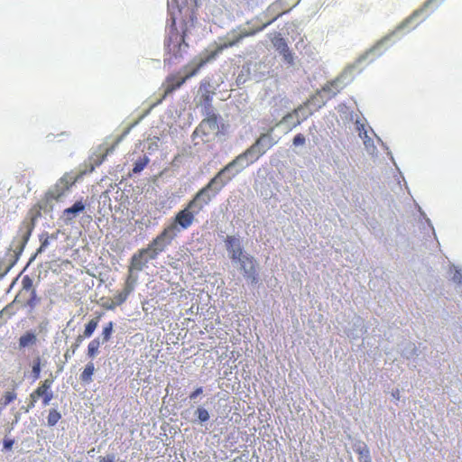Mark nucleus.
Returning <instances> with one entry per match:
<instances>
[{
    "label": "nucleus",
    "instance_id": "72a5a7b5",
    "mask_svg": "<svg viewBox=\"0 0 462 462\" xmlns=\"http://www.w3.org/2000/svg\"><path fill=\"white\" fill-rule=\"evenodd\" d=\"M14 440L13 439L5 438L3 441L4 449L9 450L13 448Z\"/></svg>",
    "mask_w": 462,
    "mask_h": 462
},
{
    "label": "nucleus",
    "instance_id": "e433bc0d",
    "mask_svg": "<svg viewBox=\"0 0 462 462\" xmlns=\"http://www.w3.org/2000/svg\"><path fill=\"white\" fill-rule=\"evenodd\" d=\"M203 392L202 390V387H199L197 388L194 392H192L190 394H189V399L190 400H194L196 399L199 394H201Z\"/></svg>",
    "mask_w": 462,
    "mask_h": 462
},
{
    "label": "nucleus",
    "instance_id": "f03ea898",
    "mask_svg": "<svg viewBox=\"0 0 462 462\" xmlns=\"http://www.w3.org/2000/svg\"><path fill=\"white\" fill-rule=\"evenodd\" d=\"M154 253L148 248H143L135 253L131 258V263L128 269V276L124 289L114 297L113 302L116 304L123 303L128 295L134 290L139 279L138 273L147 268L150 261L155 259Z\"/></svg>",
    "mask_w": 462,
    "mask_h": 462
},
{
    "label": "nucleus",
    "instance_id": "ddd939ff",
    "mask_svg": "<svg viewBox=\"0 0 462 462\" xmlns=\"http://www.w3.org/2000/svg\"><path fill=\"white\" fill-rule=\"evenodd\" d=\"M53 383L52 379H45L43 382H42V393H37L38 395H42V404L44 406H47L50 404L51 401L53 398V393L51 390V384Z\"/></svg>",
    "mask_w": 462,
    "mask_h": 462
},
{
    "label": "nucleus",
    "instance_id": "473e14b6",
    "mask_svg": "<svg viewBox=\"0 0 462 462\" xmlns=\"http://www.w3.org/2000/svg\"><path fill=\"white\" fill-rule=\"evenodd\" d=\"M157 141L158 139L150 141L147 143V147L144 146V148L148 150L149 153H151L152 152L155 151L158 148Z\"/></svg>",
    "mask_w": 462,
    "mask_h": 462
},
{
    "label": "nucleus",
    "instance_id": "f8f14e48",
    "mask_svg": "<svg viewBox=\"0 0 462 462\" xmlns=\"http://www.w3.org/2000/svg\"><path fill=\"white\" fill-rule=\"evenodd\" d=\"M343 88L344 84L342 83V76H340L325 84L321 90L325 93H328L329 97H332L339 93Z\"/></svg>",
    "mask_w": 462,
    "mask_h": 462
},
{
    "label": "nucleus",
    "instance_id": "1a4fd4ad",
    "mask_svg": "<svg viewBox=\"0 0 462 462\" xmlns=\"http://www.w3.org/2000/svg\"><path fill=\"white\" fill-rule=\"evenodd\" d=\"M233 47L231 42H229V40L217 45V47L216 48V50L210 51L209 53H208L204 58L201 59V60L199 61V63L197 65V67L195 69H193L189 73H188L186 75V77L184 79H182L181 81H179V82H175V88H179L182 83L183 81L185 80V79H188V78H190L194 75H196L198 73V71L207 63L210 62L211 60H215L220 53H222V51L227 48H231Z\"/></svg>",
    "mask_w": 462,
    "mask_h": 462
},
{
    "label": "nucleus",
    "instance_id": "f704fd0d",
    "mask_svg": "<svg viewBox=\"0 0 462 462\" xmlns=\"http://www.w3.org/2000/svg\"><path fill=\"white\" fill-rule=\"evenodd\" d=\"M116 456L114 454H109L106 457H100L98 462H115Z\"/></svg>",
    "mask_w": 462,
    "mask_h": 462
},
{
    "label": "nucleus",
    "instance_id": "412c9836",
    "mask_svg": "<svg viewBox=\"0 0 462 462\" xmlns=\"http://www.w3.org/2000/svg\"><path fill=\"white\" fill-rule=\"evenodd\" d=\"M102 344L99 338H95L89 342L88 346V356L89 358H94L98 354V348Z\"/></svg>",
    "mask_w": 462,
    "mask_h": 462
},
{
    "label": "nucleus",
    "instance_id": "6ab92c4d",
    "mask_svg": "<svg viewBox=\"0 0 462 462\" xmlns=\"http://www.w3.org/2000/svg\"><path fill=\"white\" fill-rule=\"evenodd\" d=\"M42 384L35 389L31 394H30V402L26 406H23L21 409L24 411V412H29L30 410H32L35 403L37 402L39 398H42V395H38L37 393H42Z\"/></svg>",
    "mask_w": 462,
    "mask_h": 462
},
{
    "label": "nucleus",
    "instance_id": "a19ab883",
    "mask_svg": "<svg viewBox=\"0 0 462 462\" xmlns=\"http://www.w3.org/2000/svg\"><path fill=\"white\" fill-rule=\"evenodd\" d=\"M418 14L419 12H415L409 19L406 20L404 24L410 23Z\"/></svg>",
    "mask_w": 462,
    "mask_h": 462
},
{
    "label": "nucleus",
    "instance_id": "4c0bfd02",
    "mask_svg": "<svg viewBox=\"0 0 462 462\" xmlns=\"http://www.w3.org/2000/svg\"><path fill=\"white\" fill-rule=\"evenodd\" d=\"M15 264V261H14L13 263H9L8 266H6L5 270L4 273H0V279L3 278L10 270L11 268Z\"/></svg>",
    "mask_w": 462,
    "mask_h": 462
},
{
    "label": "nucleus",
    "instance_id": "aec40b11",
    "mask_svg": "<svg viewBox=\"0 0 462 462\" xmlns=\"http://www.w3.org/2000/svg\"><path fill=\"white\" fill-rule=\"evenodd\" d=\"M168 14H169V16L170 18L168 19V22H167V37H166V40H165V46L167 49L170 48V43H171V35L173 33V14L171 13V8H170V4L168 3Z\"/></svg>",
    "mask_w": 462,
    "mask_h": 462
},
{
    "label": "nucleus",
    "instance_id": "9d476101",
    "mask_svg": "<svg viewBox=\"0 0 462 462\" xmlns=\"http://www.w3.org/2000/svg\"><path fill=\"white\" fill-rule=\"evenodd\" d=\"M173 239V224L164 229L147 247L157 256L169 245Z\"/></svg>",
    "mask_w": 462,
    "mask_h": 462
},
{
    "label": "nucleus",
    "instance_id": "6e6552de",
    "mask_svg": "<svg viewBox=\"0 0 462 462\" xmlns=\"http://www.w3.org/2000/svg\"><path fill=\"white\" fill-rule=\"evenodd\" d=\"M173 77L171 75H169L167 77V88L164 91V95L162 96V98L158 99L156 102H153L150 105L149 108L136 120L134 121L132 125H130L124 132L123 134L116 139L115 144L110 147L109 149H107L106 151V154H108L109 152H112L115 146H116L131 131V129L133 127H134L136 125H138L140 123V121L145 117L151 111V109L155 106L156 105L160 104L162 100V98L168 95L169 93H171L172 90H173Z\"/></svg>",
    "mask_w": 462,
    "mask_h": 462
},
{
    "label": "nucleus",
    "instance_id": "f3484780",
    "mask_svg": "<svg viewBox=\"0 0 462 462\" xmlns=\"http://www.w3.org/2000/svg\"><path fill=\"white\" fill-rule=\"evenodd\" d=\"M85 209V205L82 201H77L71 207L66 208L63 211V215L70 220L72 217H76L78 214L81 213Z\"/></svg>",
    "mask_w": 462,
    "mask_h": 462
},
{
    "label": "nucleus",
    "instance_id": "dca6fc26",
    "mask_svg": "<svg viewBox=\"0 0 462 462\" xmlns=\"http://www.w3.org/2000/svg\"><path fill=\"white\" fill-rule=\"evenodd\" d=\"M37 337L36 334L32 331H27L24 335H23L19 338V349L25 348L27 346H32L36 343Z\"/></svg>",
    "mask_w": 462,
    "mask_h": 462
},
{
    "label": "nucleus",
    "instance_id": "a18cd8bd",
    "mask_svg": "<svg viewBox=\"0 0 462 462\" xmlns=\"http://www.w3.org/2000/svg\"><path fill=\"white\" fill-rule=\"evenodd\" d=\"M392 395L393 398L398 400L399 399V391L396 390L395 392H393Z\"/></svg>",
    "mask_w": 462,
    "mask_h": 462
},
{
    "label": "nucleus",
    "instance_id": "de8ad7c7",
    "mask_svg": "<svg viewBox=\"0 0 462 462\" xmlns=\"http://www.w3.org/2000/svg\"><path fill=\"white\" fill-rule=\"evenodd\" d=\"M65 356H66V358H68V356H69V354H68V353L65 354Z\"/></svg>",
    "mask_w": 462,
    "mask_h": 462
},
{
    "label": "nucleus",
    "instance_id": "2f4dec72",
    "mask_svg": "<svg viewBox=\"0 0 462 462\" xmlns=\"http://www.w3.org/2000/svg\"><path fill=\"white\" fill-rule=\"evenodd\" d=\"M292 143L295 146L302 145L305 143V136L302 134H298L294 136Z\"/></svg>",
    "mask_w": 462,
    "mask_h": 462
},
{
    "label": "nucleus",
    "instance_id": "9b49d317",
    "mask_svg": "<svg viewBox=\"0 0 462 462\" xmlns=\"http://www.w3.org/2000/svg\"><path fill=\"white\" fill-rule=\"evenodd\" d=\"M272 43L275 50L282 56L283 60L290 66L294 65V54L290 50L285 39L280 33L274 36Z\"/></svg>",
    "mask_w": 462,
    "mask_h": 462
},
{
    "label": "nucleus",
    "instance_id": "c85d7f7f",
    "mask_svg": "<svg viewBox=\"0 0 462 462\" xmlns=\"http://www.w3.org/2000/svg\"><path fill=\"white\" fill-rule=\"evenodd\" d=\"M112 331H113V323L112 322H109L103 329V332H102V336H103V338H102V344L106 343V341H108V339L110 338L111 337V334H112Z\"/></svg>",
    "mask_w": 462,
    "mask_h": 462
},
{
    "label": "nucleus",
    "instance_id": "423d86ee",
    "mask_svg": "<svg viewBox=\"0 0 462 462\" xmlns=\"http://www.w3.org/2000/svg\"><path fill=\"white\" fill-rule=\"evenodd\" d=\"M197 135L203 137L205 142H209L219 134L218 117L213 112H208V116L201 121L195 130Z\"/></svg>",
    "mask_w": 462,
    "mask_h": 462
},
{
    "label": "nucleus",
    "instance_id": "58836bf2",
    "mask_svg": "<svg viewBox=\"0 0 462 462\" xmlns=\"http://www.w3.org/2000/svg\"><path fill=\"white\" fill-rule=\"evenodd\" d=\"M203 99H204V102L205 104L210 107V102H211V97L209 96V94H205L202 96Z\"/></svg>",
    "mask_w": 462,
    "mask_h": 462
},
{
    "label": "nucleus",
    "instance_id": "a211bd4d",
    "mask_svg": "<svg viewBox=\"0 0 462 462\" xmlns=\"http://www.w3.org/2000/svg\"><path fill=\"white\" fill-rule=\"evenodd\" d=\"M95 372V365H94V363L93 362H88L83 372L81 373L80 374V380L84 383H90L93 380H92V375Z\"/></svg>",
    "mask_w": 462,
    "mask_h": 462
},
{
    "label": "nucleus",
    "instance_id": "ea45409f",
    "mask_svg": "<svg viewBox=\"0 0 462 462\" xmlns=\"http://www.w3.org/2000/svg\"><path fill=\"white\" fill-rule=\"evenodd\" d=\"M60 231H57L56 233L51 234V236H48L50 237V240H57L59 236Z\"/></svg>",
    "mask_w": 462,
    "mask_h": 462
},
{
    "label": "nucleus",
    "instance_id": "c03bdc74",
    "mask_svg": "<svg viewBox=\"0 0 462 462\" xmlns=\"http://www.w3.org/2000/svg\"><path fill=\"white\" fill-rule=\"evenodd\" d=\"M279 16H281V14H278L276 17H274L272 21L268 22L267 23H265L263 28L266 27L267 25L271 24L273 21H275Z\"/></svg>",
    "mask_w": 462,
    "mask_h": 462
},
{
    "label": "nucleus",
    "instance_id": "f257e3e1",
    "mask_svg": "<svg viewBox=\"0 0 462 462\" xmlns=\"http://www.w3.org/2000/svg\"><path fill=\"white\" fill-rule=\"evenodd\" d=\"M273 145L272 137L268 134H262L255 143L251 145L243 153L236 156L218 171V173L210 180V185H217V190H220L236 173L255 162Z\"/></svg>",
    "mask_w": 462,
    "mask_h": 462
},
{
    "label": "nucleus",
    "instance_id": "cd10ccee",
    "mask_svg": "<svg viewBox=\"0 0 462 462\" xmlns=\"http://www.w3.org/2000/svg\"><path fill=\"white\" fill-rule=\"evenodd\" d=\"M254 33V32H241L239 34H237L236 36H235L233 39L229 40V42H231L232 46H236V44H238L244 38L247 37V36H251Z\"/></svg>",
    "mask_w": 462,
    "mask_h": 462
},
{
    "label": "nucleus",
    "instance_id": "5701e85b",
    "mask_svg": "<svg viewBox=\"0 0 462 462\" xmlns=\"http://www.w3.org/2000/svg\"><path fill=\"white\" fill-rule=\"evenodd\" d=\"M194 415L196 416L197 421H199V424H203L209 420L208 411L202 406L197 408V410L194 411Z\"/></svg>",
    "mask_w": 462,
    "mask_h": 462
},
{
    "label": "nucleus",
    "instance_id": "b1692460",
    "mask_svg": "<svg viewBox=\"0 0 462 462\" xmlns=\"http://www.w3.org/2000/svg\"><path fill=\"white\" fill-rule=\"evenodd\" d=\"M149 162H150V159L147 155H143V157H140L134 162V166L133 168V173H134V174L140 173L145 168V166L148 164Z\"/></svg>",
    "mask_w": 462,
    "mask_h": 462
},
{
    "label": "nucleus",
    "instance_id": "79ce46f5",
    "mask_svg": "<svg viewBox=\"0 0 462 462\" xmlns=\"http://www.w3.org/2000/svg\"><path fill=\"white\" fill-rule=\"evenodd\" d=\"M454 279L457 281V283L462 284V274L461 273L456 274Z\"/></svg>",
    "mask_w": 462,
    "mask_h": 462
},
{
    "label": "nucleus",
    "instance_id": "393cba45",
    "mask_svg": "<svg viewBox=\"0 0 462 462\" xmlns=\"http://www.w3.org/2000/svg\"><path fill=\"white\" fill-rule=\"evenodd\" d=\"M61 414L56 409H51L47 417V422L50 427L55 426L60 420Z\"/></svg>",
    "mask_w": 462,
    "mask_h": 462
},
{
    "label": "nucleus",
    "instance_id": "4be33fe9",
    "mask_svg": "<svg viewBox=\"0 0 462 462\" xmlns=\"http://www.w3.org/2000/svg\"><path fill=\"white\" fill-rule=\"evenodd\" d=\"M418 348L413 343H408L402 350V356L407 359L419 356Z\"/></svg>",
    "mask_w": 462,
    "mask_h": 462
},
{
    "label": "nucleus",
    "instance_id": "bb28decb",
    "mask_svg": "<svg viewBox=\"0 0 462 462\" xmlns=\"http://www.w3.org/2000/svg\"><path fill=\"white\" fill-rule=\"evenodd\" d=\"M97 326V321L95 319H90V321L85 327L83 336L87 337H90L94 333Z\"/></svg>",
    "mask_w": 462,
    "mask_h": 462
},
{
    "label": "nucleus",
    "instance_id": "49530a36",
    "mask_svg": "<svg viewBox=\"0 0 462 462\" xmlns=\"http://www.w3.org/2000/svg\"><path fill=\"white\" fill-rule=\"evenodd\" d=\"M65 356H66V358H68V356H69V354H68V353L65 354Z\"/></svg>",
    "mask_w": 462,
    "mask_h": 462
},
{
    "label": "nucleus",
    "instance_id": "7c9ffc66",
    "mask_svg": "<svg viewBox=\"0 0 462 462\" xmlns=\"http://www.w3.org/2000/svg\"><path fill=\"white\" fill-rule=\"evenodd\" d=\"M16 399V393L14 392H6L2 398V404L4 406L8 405L10 402Z\"/></svg>",
    "mask_w": 462,
    "mask_h": 462
},
{
    "label": "nucleus",
    "instance_id": "4468645a",
    "mask_svg": "<svg viewBox=\"0 0 462 462\" xmlns=\"http://www.w3.org/2000/svg\"><path fill=\"white\" fill-rule=\"evenodd\" d=\"M355 451L359 455V462H372L369 448L365 442L356 443Z\"/></svg>",
    "mask_w": 462,
    "mask_h": 462
},
{
    "label": "nucleus",
    "instance_id": "c9c22d12",
    "mask_svg": "<svg viewBox=\"0 0 462 462\" xmlns=\"http://www.w3.org/2000/svg\"><path fill=\"white\" fill-rule=\"evenodd\" d=\"M83 338H84V336H78L77 338H76V341L74 343V345L72 346V353L74 354L76 349L81 345L82 341H83Z\"/></svg>",
    "mask_w": 462,
    "mask_h": 462
},
{
    "label": "nucleus",
    "instance_id": "2eb2a0df",
    "mask_svg": "<svg viewBox=\"0 0 462 462\" xmlns=\"http://www.w3.org/2000/svg\"><path fill=\"white\" fill-rule=\"evenodd\" d=\"M22 284H23V290H22L21 293H23V294L29 293L30 294L31 298L28 300V304L30 306H32L34 304V300H36L35 291L32 289V281L29 277H24L22 281Z\"/></svg>",
    "mask_w": 462,
    "mask_h": 462
},
{
    "label": "nucleus",
    "instance_id": "37998d69",
    "mask_svg": "<svg viewBox=\"0 0 462 462\" xmlns=\"http://www.w3.org/2000/svg\"><path fill=\"white\" fill-rule=\"evenodd\" d=\"M19 420H20V414H19V413H16V414L14 415V422H13V423H14V424L18 423Z\"/></svg>",
    "mask_w": 462,
    "mask_h": 462
},
{
    "label": "nucleus",
    "instance_id": "20e7f679",
    "mask_svg": "<svg viewBox=\"0 0 462 462\" xmlns=\"http://www.w3.org/2000/svg\"><path fill=\"white\" fill-rule=\"evenodd\" d=\"M212 187L217 189V185H210L209 181L206 187L201 189L196 194L194 199L189 202L187 207L175 216V224H179L184 229L190 226L194 221L195 216L198 215L211 200V196L208 194V190ZM218 190H216V192Z\"/></svg>",
    "mask_w": 462,
    "mask_h": 462
},
{
    "label": "nucleus",
    "instance_id": "0eeeda50",
    "mask_svg": "<svg viewBox=\"0 0 462 462\" xmlns=\"http://www.w3.org/2000/svg\"><path fill=\"white\" fill-rule=\"evenodd\" d=\"M78 176L73 172L65 173L57 183L51 187L48 193L47 197L51 199L59 200L63 196H65L66 192L69 189V188L77 181Z\"/></svg>",
    "mask_w": 462,
    "mask_h": 462
},
{
    "label": "nucleus",
    "instance_id": "39448f33",
    "mask_svg": "<svg viewBox=\"0 0 462 462\" xmlns=\"http://www.w3.org/2000/svg\"><path fill=\"white\" fill-rule=\"evenodd\" d=\"M226 248L231 253V258L234 261H238L241 263V269L244 271L245 275L248 278L255 280L254 273V258L246 255H243L242 248L239 245V241L235 236H228L226 239Z\"/></svg>",
    "mask_w": 462,
    "mask_h": 462
},
{
    "label": "nucleus",
    "instance_id": "7ed1b4c3",
    "mask_svg": "<svg viewBox=\"0 0 462 462\" xmlns=\"http://www.w3.org/2000/svg\"><path fill=\"white\" fill-rule=\"evenodd\" d=\"M36 217L37 216H32L22 222L16 237L10 245L9 253L0 261V273L5 272L9 263L18 260L34 228Z\"/></svg>",
    "mask_w": 462,
    "mask_h": 462
},
{
    "label": "nucleus",
    "instance_id": "c756f323",
    "mask_svg": "<svg viewBox=\"0 0 462 462\" xmlns=\"http://www.w3.org/2000/svg\"><path fill=\"white\" fill-rule=\"evenodd\" d=\"M40 240H41V245L38 248L36 254L42 253L48 247V245H50V241H51L50 237H48L47 235H42L40 237Z\"/></svg>",
    "mask_w": 462,
    "mask_h": 462
},
{
    "label": "nucleus",
    "instance_id": "a878e982",
    "mask_svg": "<svg viewBox=\"0 0 462 462\" xmlns=\"http://www.w3.org/2000/svg\"><path fill=\"white\" fill-rule=\"evenodd\" d=\"M32 374L33 376V379L36 380L40 377L41 374V358L36 357L33 360L32 367Z\"/></svg>",
    "mask_w": 462,
    "mask_h": 462
}]
</instances>
